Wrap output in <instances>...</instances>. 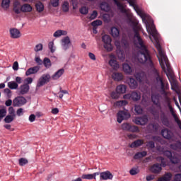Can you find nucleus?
I'll list each match as a JSON object with an SVG mask.
<instances>
[{"label": "nucleus", "mask_w": 181, "mask_h": 181, "mask_svg": "<svg viewBox=\"0 0 181 181\" xmlns=\"http://www.w3.org/2000/svg\"><path fill=\"white\" fill-rule=\"evenodd\" d=\"M146 28H147V33L149 35H151L154 38V40H156V47L158 51L159 56L158 57V62L161 69L165 73H166L168 80L174 81L175 73L170 66V64L169 63V61L167 58V56L165 54V52H163L162 47L159 42V34L158 33L155 25L153 24H151V25L146 24Z\"/></svg>", "instance_id": "f257e3e1"}, {"label": "nucleus", "mask_w": 181, "mask_h": 181, "mask_svg": "<svg viewBox=\"0 0 181 181\" xmlns=\"http://www.w3.org/2000/svg\"><path fill=\"white\" fill-rule=\"evenodd\" d=\"M133 31L134 33V38L137 40V41H135V45L139 49V53L136 57L137 61L141 64L148 63L152 59L151 52L139 33V32L143 31L141 25L135 22L133 25Z\"/></svg>", "instance_id": "f03ea898"}, {"label": "nucleus", "mask_w": 181, "mask_h": 181, "mask_svg": "<svg viewBox=\"0 0 181 181\" xmlns=\"http://www.w3.org/2000/svg\"><path fill=\"white\" fill-rule=\"evenodd\" d=\"M147 65L151 69V71L152 72L153 74H154L155 78L157 81L158 83H161L163 82V79L162 77H160L159 72L157 71V69L155 68L154 65H153V62L151 60L150 62H147Z\"/></svg>", "instance_id": "7ed1b4c3"}, {"label": "nucleus", "mask_w": 181, "mask_h": 181, "mask_svg": "<svg viewBox=\"0 0 181 181\" xmlns=\"http://www.w3.org/2000/svg\"><path fill=\"white\" fill-rule=\"evenodd\" d=\"M131 117V114L127 110H120L117 114V121L121 124L124 119H128Z\"/></svg>", "instance_id": "20e7f679"}, {"label": "nucleus", "mask_w": 181, "mask_h": 181, "mask_svg": "<svg viewBox=\"0 0 181 181\" xmlns=\"http://www.w3.org/2000/svg\"><path fill=\"white\" fill-rule=\"evenodd\" d=\"M102 41L103 43H105L104 47L107 51L110 52L113 49L111 44L112 40L110 35H103L102 37Z\"/></svg>", "instance_id": "39448f33"}, {"label": "nucleus", "mask_w": 181, "mask_h": 181, "mask_svg": "<svg viewBox=\"0 0 181 181\" xmlns=\"http://www.w3.org/2000/svg\"><path fill=\"white\" fill-rule=\"evenodd\" d=\"M27 100L23 97V96H18L16 97L13 100V107H22L25 104H26Z\"/></svg>", "instance_id": "423d86ee"}, {"label": "nucleus", "mask_w": 181, "mask_h": 181, "mask_svg": "<svg viewBox=\"0 0 181 181\" xmlns=\"http://www.w3.org/2000/svg\"><path fill=\"white\" fill-rule=\"evenodd\" d=\"M51 76L49 74H43L39 80V82L37 83V87H41L44 85H45L46 83H49L50 81Z\"/></svg>", "instance_id": "0eeeda50"}, {"label": "nucleus", "mask_w": 181, "mask_h": 181, "mask_svg": "<svg viewBox=\"0 0 181 181\" xmlns=\"http://www.w3.org/2000/svg\"><path fill=\"white\" fill-rule=\"evenodd\" d=\"M113 179V175L110 170L103 171L100 173V180H112Z\"/></svg>", "instance_id": "6e6552de"}, {"label": "nucleus", "mask_w": 181, "mask_h": 181, "mask_svg": "<svg viewBox=\"0 0 181 181\" xmlns=\"http://www.w3.org/2000/svg\"><path fill=\"white\" fill-rule=\"evenodd\" d=\"M71 45L70 38L67 36L64 37L61 40V45H62V49L64 50H67Z\"/></svg>", "instance_id": "1a4fd4ad"}, {"label": "nucleus", "mask_w": 181, "mask_h": 181, "mask_svg": "<svg viewBox=\"0 0 181 181\" xmlns=\"http://www.w3.org/2000/svg\"><path fill=\"white\" fill-rule=\"evenodd\" d=\"M10 37L13 39H18L21 37V33L16 28H11L9 30Z\"/></svg>", "instance_id": "9d476101"}, {"label": "nucleus", "mask_w": 181, "mask_h": 181, "mask_svg": "<svg viewBox=\"0 0 181 181\" xmlns=\"http://www.w3.org/2000/svg\"><path fill=\"white\" fill-rule=\"evenodd\" d=\"M148 121V117L145 115L143 117L136 118L135 124L137 125H145L147 124Z\"/></svg>", "instance_id": "9b49d317"}, {"label": "nucleus", "mask_w": 181, "mask_h": 181, "mask_svg": "<svg viewBox=\"0 0 181 181\" xmlns=\"http://www.w3.org/2000/svg\"><path fill=\"white\" fill-rule=\"evenodd\" d=\"M168 88H169V84L168 83L165 84V81H163L160 83V93L163 96L168 95V92L166 91V90H168Z\"/></svg>", "instance_id": "f8f14e48"}, {"label": "nucleus", "mask_w": 181, "mask_h": 181, "mask_svg": "<svg viewBox=\"0 0 181 181\" xmlns=\"http://www.w3.org/2000/svg\"><path fill=\"white\" fill-rule=\"evenodd\" d=\"M128 85L130 89L135 90L137 88L139 83L134 78H129L128 80Z\"/></svg>", "instance_id": "ddd939ff"}, {"label": "nucleus", "mask_w": 181, "mask_h": 181, "mask_svg": "<svg viewBox=\"0 0 181 181\" xmlns=\"http://www.w3.org/2000/svg\"><path fill=\"white\" fill-rule=\"evenodd\" d=\"M161 135L166 139H172L173 133L172 131L165 129L161 131Z\"/></svg>", "instance_id": "4468645a"}, {"label": "nucleus", "mask_w": 181, "mask_h": 181, "mask_svg": "<svg viewBox=\"0 0 181 181\" xmlns=\"http://www.w3.org/2000/svg\"><path fill=\"white\" fill-rule=\"evenodd\" d=\"M13 11L15 12V13L16 14H20L21 13V4L19 1H18V0H16L14 2H13Z\"/></svg>", "instance_id": "2eb2a0df"}, {"label": "nucleus", "mask_w": 181, "mask_h": 181, "mask_svg": "<svg viewBox=\"0 0 181 181\" xmlns=\"http://www.w3.org/2000/svg\"><path fill=\"white\" fill-rule=\"evenodd\" d=\"M39 71H40V66H38L30 67V68H28V71L25 72V75L27 76H28L30 75L35 74L37 73Z\"/></svg>", "instance_id": "dca6fc26"}, {"label": "nucleus", "mask_w": 181, "mask_h": 181, "mask_svg": "<svg viewBox=\"0 0 181 181\" xmlns=\"http://www.w3.org/2000/svg\"><path fill=\"white\" fill-rule=\"evenodd\" d=\"M151 171L153 173L158 174L162 171V167L161 165L159 163L154 164L151 168Z\"/></svg>", "instance_id": "f3484780"}, {"label": "nucleus", "mask_w": 181, "mask_h": 181, "mask_svg": "<svg viewBox=\"0 0 181 181\" xmlns=\"http://www.w3.org/2000/svg\"><path fill=\"white\" fill-rule=\"evenodd\" d=\"M170 148L177 152H181V142L178 141L175 143L171 144L170 145Z\"/></svg>", "instance_id": "a211bd4d"}, {"label": "nucleus", "mask_w": 181, "mask_h": 181, "mask_svg": "<svg viewBox=\"0 0 181 181\" xmlns=\"http://www.w3.org/2000/svg\"><path fill=\"white\" fill-rule=\"evenodd\" d=\"M64 72L65 69L64 68L59 69V71H57L52 76V79L58 80L59 78L62 77Z\"/></svg>", "instance_id": "6ab92c4d"}, {"label": "nucleus", "mask_w": 181, "mask_h": 181, "mask_svg": "<svg viewBox=\"0 0 181 181\" xmlns=\"http://www.w3.org/2000/svg\"><path fill=\"white\" fill-rule=\"evenodd\" d=\"M21 11L23 13H30L33 11V7L28 4H25L21 6Z\"/></svg>", "instance_id": "aec40b11"}, {"label": "nucleus", "mask_w": 181, "mask_h": 181, "mask_svg": "<svg viewBox=\"0 0 181 181\" xmlns=\"http://www.w3.org/2000/svg\"><path fill=\"white\" fill-rule=\"evenodd\" d=\"M20 94L25 95L27 94L29 92L30 90V86L28 84H23L20 86Z\"/></svg>", "instance_id": "412c9836"}, {"label": "nucleus", "mask_w": 181, "mask_h": 181, "mask_svg": "<svg viewBox=\"0 0 181 181\" xmlns=\"http://www.w3.org/2000/svg\"><path fill=\"white\" fill-rule=\"evenodd\" d=\"M173 175L171 173H165L163 177L158 178V181H170Z\"/></svg>", "instance_id": "4be33fe9"}, {"label": "nucleus", "mask_w": 181, "mask_h": 181, "mask_svg": "<svg viewBox=\"0 0 181 181\" xmlns=\"http://www.w3.org/2000/svg\"><path fill=\"white\" fill-rule=\"evenodd\" d=\"M112 78L115 81H121L124 78V76L122 73L115 72L112 74Z\"/></svg>", "instance_id": "5701e85b"}, {"label": "nucleus", "mask_w": 181, "mask_h": 181, "mask_svg": "<svg viewBox=\"0 0 181 181\" xmlns=\"http://www.w3.org/2000/svg\"><path fill=\"white\" fill-rule=\"evenodd\" d=\"M141 93L139 92H137V91H132V100L134 102H137L139 100H141Z\"/></svg>", "instance_id": "b1692460"}, {"label": "nucleus", "mask_w": 181, "mask_h": 181, "mask_svg": "<svg viewBox=\"0 0 181 181\" xmlns=\"http://www.w3.org/2000/svg\"><path fill=\"white\" fill-rule=\"evenodd\" d=\"M116 91L119 94H124L127 91V86L125 85H119L116 88Z\"/></svg>", "instance_id": "393cba45"}, {"label": "nucleus", "mask_w": 181, "mask_h": 181, "mask_svg": "<svg viewBox=\"0 0 181 181\" xmlns=\"http://www.w3.org/2000/svg\"><path fill=\"white\" fill-rule=\"evenodd\" d=\"M144 145V140L138 139L137 141H134L131 145L130 148H138Z\"/></svg>", "instance_id": "a878e982"}, {"label": "nucleus", "mask_w": 181, "mask_h": 181, "mask_svg": "<svg viewBox=\"0 0 181 181\" xmlns=\"http://www.w3.org/2000/svg\"><path fill=\"white\" fill-rule=\"evenodd\" d=\"M110 66L115 70H117L119 68V64L117 60L111 59L109 61Z\"/></svg>", "instance_id": "bb28decb"}, {"label": "nucleus", "mask_w": 181, "mask_h": 181, "mask_svg": "<svg viewBox=\"0 0 181 181\" xmlns=\"http://www.w3.org/2000/svg\"><path fill=\"white\" fill-rule=\"evenodd\" d=\"M122 67H123V71L126 74H130L132 73V68L129 64L124 63L123 64Z\"/></svg>", "instance_id": "cd10ccee"}, {"label": "nucleus", "mask_w": 181, "mask_h": 181, "mask_svg": "<svg viewBox=\"0 0 181 181\" xmlns=\"http://www.w3.org/2000/svg\"><path fill=\"white\" fill-rule=\"evenodd\" d=\"M62 35H67V31L62 30H58L55 31L53 34V36L54 37H59Z\"/></svg>", "instance_id": "c85d7f7f"}, {"label": "nucleus", "mask_w": 181, "mask_h": 181, "mask_svg": "<svg viewBox=\"0 0 181 181\" xmlns=\"http://www.w3.org/2000/svg\"><path fill=\"white\" fill-rule=\"evenodd\" d=\"M115 4H116L118 10L120 11V12L125 13L127 12V10L124 8V6L118 1V0H114Z\"/></svg>", "instance_id": "c756f323"}, {"label": "nucleus", "mask_w": 181, "mask_h": 181, "mask_svg": "<svg viewBox=\"0 0 181 181\" xmlns=\"http://www.w3.org/2000/svg\"><path fill=\"white\" fill-rule=\"evenodd\" d=\"M146 155H147L146 151L138 152L134 155V158L135 160L141 159L144 158V156H146Z\"/></svg>", "instance_id": "7c9ffc66"}, {"label": "nucleus", "mask_w": 181, "mask_h": 181, "mask_svg": "<svg viewBox=\"0 0 181 181\" xmlns=\"http://www.w3.org/2000/svg\"><path fill=\"white\" fill-rule=\"evenodd\" d=\"M35 8H36L37 11L39 13H42L45 10V6L40 1L35 4Z\"/></svg>", "instance_id": "2f4dec72"}, {"label": "nucleus", "mask_w": 181, "mask_h": 181, "mask_svg": "<svg viewBox=\"0 0 181 181\" xmlns=\"http://www.w3.org/2000/svg\"><path fill=\"white\" fill-rule=\"evenodd\" d=\"M111 35L113 37H118L119 36V30L118 28L115 27H112L111 28Z\"/></svg>", "instance_id": "473e14b6"}, {"label": "nucleus", "mask_w": 181, "mask_h": 181, "mask_svg": "<svg viewBox=\"0 0 181 181\" xmlns=\"http://www.w3.org/2000/svg\"><path fill=\"white\" fill-rule=\"evenodd\" d=\"M7 86H8V88L11 90H16L18 88V84L14 82V81L8 82V83H7Z\"/></svg>", "instance_id": "72a5a7b5"}, {"label": "nucleus", "mask_w": 181, "mask_h": 181, "mask_svg": "<svg viewBox=\"0 0 181 181\" xmlns=\"http://www.w3.org/2000/svg\"><path fill=\"white\" fill-rule=\"evenodd\" d=\"M161 121L164 126L169 127L170 126V122L168 119L165 117V113H163L161 115Z\"/></svg>", "instance_id": "f704fd0d"}, {"label": "nucleus", "mask_w": 181, "mask_h": 181, "mask_svg": "<svg viewBox=\"0 0 181 181\" xmlns=\"http://www.w3.org/2000/svg\"><path fill=\"white\" fill-rule=\"evenodd\" d=\"M115 45H116L117 50L119 51V53H121L120 59H124V56L123 53L121 52V43H120V41L116 40L115 42Z\"/></svg>", "instance_id": "c9c22d12"}, {"label": "nucleus", "mask_w": 181, "mask_h": 181, "mask_svg": "<svg viewBox=\"0 0 181 181\" xmlns=\"http://www.w3.org/2000/svg\"><path fill=\"white\" fill-rule=\"evenodd\" d=\"M135 78L137 81L141 83L144 79V73H137L135 74Z\"/></svg>", "instance_id": "e433bc0d"}, {"label": "nucleus", "mask_w": 181, "mask_h": 181, "mask_svg": "<svg viewBox=\"0 0 181 181\" xmlns=\"http://www.w3.org/2000/svg\"><path fill=\"white\" fill-rule=\"evenodd\" d=\"M11 0H2L1 6L4 9L9 8Z\"/></svg>", "instance_id": "4c0bfd02"}, {"label": "nucleus", "mask_w": 181, "mask_h": 181, "mask_svg": "<svg viewBox=\"0 0 181 181\" xmlns=\"http://www.w3.org/2000/svg\"><path fill=\"white\" fill-rule=\"evenodd\" d=\"M43 64L45 68H50L52 66V63L49 58H44Z\"/></svg>", "instance_id": "58836bf2"}, {"label": "nucleus", "mask_w": 181, "mask_h": 181, "mask_svg": "<svg viewBox=\"0 0 181 181\" xmlns=\"http://www.w3.org/2000/svg\"><path fill=\"white\" fill-rule=\"evenodd\" d=\"M128 104V102L127 100H119L115 103V106L116 107H122L125 106Z\"/></svg>", "instance_id": "ea45409f"}, {"label": "nucleus", "mask_w": 181, "mask_h": 181, "mask_svg": "<svg viewBox=\"0 0 181 181\" xmlns=\"http://www.w3.org/2000/svg\"><path fill=\"white\" fill-rule=\"evenodd\" d=\"M69 11V4L67 1H64L62 4V11L67 13Z\"/></svg>", "instance_id": "a19ab883"}, {"label": "nucleus", "mask_w": 181, "mask_h": 181, "mask_svg": "<svg viewBox=\"0 0 181 181\" xmlns=\"http://www.w3.org/2000/svg\"><path fill=\"white\" fill-rule=\"evenodd\" d=\"M13 119H14L13 116L11 115H7V116L4 119V122L6 124H10V123L13 122Z\"/></svg>", "instance_id": "79ce46f5"}, {"label": "nucleus", "mask_w": 181, "mask_h": 181, "mask_svg": "<svg viewBox=\"0 0 181 181\" xmlns=\"http://www.w3.org/2000/svg\"><path fill=\"white\" fill-rule=\"evenodd\" d=\"M170 161L173 164H177L180 162V158L177 156H172Z\"/></svg>", "instance_id": "37998d69"}, {"label": "nucleus", "mask_w": 181, "mask_h": 181, "mask_svg": "<svg viewBox=\"0 0 181 181\" xmlns=\"http://www.w3.org/2000/svg\"><path fill=\"white\" fill-rule=\"evenodd\" d=\"M28 163V160L25 158H21L19 160H18V164L19 165H21V166H23L26 164Z\"/></svg>", "instance_id": "c03bdc74"}, {"label": "nucleus", "mask_w": 181, "mask_h": 181, "mask_svg": "<svg viewBox=\"0 0 181 181\" xmlns=\"http://www.w3.org/2000/svg\"><path fill=\"white\" fill-rule=\"evenodd\" d=\"M157 160L158 161H160V166L163 168H165L166 166V161L165 160V158L162 156H159L158 158H157Z\"/></svg>", "instance_id": "a18cd8bd"}, {"label": "nucleus", "mask_w": 181, "mask_h": 181, "mask_svg": "<svg viewBox=\"0 0 181 181\" xmlns=\"http://www.w3.org/2000/svg\"><path fill=\"white\" fill-rule=\"evenodd\" d=\"M134 111L137 115H141L142 112H144V110H142V107L140 105H136Z\"/></svg>", "instance_id": "49530a36"}, {"label": "nucleus", "mask_w": 181, "mask_h": 181, "mask_svg": "<svg viewBox=\"0 0 181 181\" xmlns=\"http://www.w3.org/2000/svg\"><path fill=\"white\" fill-rule=\"evenodd\" d=\"M129 132H139L140 130H139L138 126L130 124V127H129Z\"/></svg>", "instance_id": "de8ad7c7"}, {"label": "nucleus", "mask_w": 181, "mask_h": 181, "mask_svg": "<svg viewBox=\"0 0 181 181\" xmlns=\"http://www.w3.org/2000/svg\"><path fill=\"white\" fill-rule=\"evenodd\" d=\"M110 96L113 100H118L119 98V93L117 91H112Z\"/></svg>", "instance_id": "09e8293b"}, {"label": "nucleus", "mask_w": 181, "mask_h": 181, "mask_svg": "<svg viewBox=\"0 0 181 181\" xmlns=\"http://www.w3.org/2000/svg\"><path fill=\"white\" fill-rule=\"evenodd\" d=\"M80 13L83 15H87L88 13V8L86 6H82L80 10Z\"/></svg>", "instance_id": "8fccbe9b"}, {"label": "nucleus", "mask_w": 181, "mask_h": 181, "mask_svg": "<svg viewBox=\"0 0 181 181\" xmlns=\"http://www.w3.org/2000/svg\"><path fill=\"white\" fill-rule=\"evenodd\" d=\"M151 100L153 103L156 105H157L159 103V98L158 95H152Z\"/></svg>", "instance_id": "3c124183"}, {"label": "nucleus", "mask_w": 181, "mask_h": 181, "mask_svg": "<svg viewBox=\"0 0 181 181\" xmlns=\"http://www.w3.org/2000/svg\"><path fill=\"white\" fill-rule=\"evenodd\" d=\"M102 24H103V22L100 20H96L91 23L92 26L95 27V28L101 25Z\"/></svg>", "instance_id": "603ef678"}, {"label": "nucleus", "mask_w": 181, "mask_h": 181, "mask_svg": "<svg viewBox=\"0 0 181 181\" xmlns=\"http://www.w3.org/2000/svg\"><path fill=\"white\" fill-rule=\"evenodd\" d=\"M81 178L86 179L87 180H92L93 179H94L93 174L83 175Z\"/></svg>", "instance_id": "864d4df0"}, {"label": "nucleus", "mask_w": 181, "mask_h": 181, "mask_svg": "<svg viewBox=\"0 0 181 181\" xmlns=\"http://www.w3.org/2000/svg\"><path fill=\"white\" fill-rule=\"evenodd\" d=\"M6 115V110L4 108L0 109V122Z\"/></svg>", "instance_id": "5fc2aeb1"}, {"label": "nucleus", "mask_w": 181, "mask_h": 181, "mask_svg": "<svg viewBox=\"0 0 181 181\" xmlns=\"http://www.w3.org/2000/svg\"><path fill=\"white\" fill-rule=\"evenodd\" d=\"M131 124L129 123H124L122 124V129L123 130L129 132Z\"/></svg>", "instance_id": "6e6d98bb"}, {"label": "nucleus", "mask_w": 181, "mask_h": 181, "mask_svg": "<svg viewBox=\"0 0 181 181\" xmlns=\"http://www.w3.org/2000/svg\"><path fill=\"white\" fill-rule=\"evenodd\" d=\"M50 4L53 8H57L59 5V0H50Z\"/></svg>", "instance_id": "4d7b16f0"}, {"label": "nucleus", "mask_w": 181, "mask_h": 181, "mask_svg": "<svg viewBox=\"0 0 181 181\" xmlns=\"http://www.w3.org/2000/svg\"><path fill=\"white\" fill-rule=\"evenodd\" d=\"M4 92L7 95V98H10L12 97V91L11 89L5 88Z\"/></svg>", "instance_id": "13d9d810"}, {"label": "nucleus", "mask_w": 181, "mask_h": 181, "mask_svg": "<svg viewBox=\"0 0 181 181\" xmlns=\"http://www.w3.org/2000/svg\"><path fill=\"white\" fill-rule=\"evenodd\" d=\"M139 173V170L137 169V168H132L130 170H129V173L130 175H137L138 173Z\"/></svg>", "instance_id": "bf43d9fd"}, {"label": "nucleus", "mask_w": 181, "mask_h": 181, "mask_svg": "<svg viewBox=\"0 0 181 181\" xmlns=\"http://www.w3.org/2000/svg\"><path fill=\"white\" fill-rule=\"evenodd\" d=\"M97 16H98V11L96 10H94L93 11V13L90 15L89 19L90 20H95Z\"/></svg>", "instance_id": "052dcab7"}, {"label": "nucleus", "mask_w": 181, "mask_h": 181, "mask_svg": "<svg viewBox=\"0 0 181 181\" xmlns=\"http://www.w3.org/2000/svg\"><path fill=\"white\" fill-rule=\"evenodd\" d=\"M42 49H43V45L42 44H38V45H36L34 50L35 52H39V51L42 50Z\"/></svg>", "instance_id": "680f3d73"}, {"label": "nucleus", "mask_w": 181, "mask_h": 181, "mask_svg": "<svg viewBox=\"0 0 181 181\" xmlns=\"http://www.w3.org/2000/svg\"><path fill=\"white\" fill-rule=\"evenodd\" d=\"M54 42H50L49 43V49L51 50V53H54L55 49H54Z\"/></svg>", "instance_id": "e2e57ef3"}, {"label": "nucleus", "mask_w": 181, "mask_h": 181, "mask_svg": "<svg viewBox=\"0 0 181 181\" xmlns=\"http://www.w3.org/2000/svg\"><path fill=\"white\" fill-rule=\"evenodd\" d=\"M164 156H167V158L170 160V158L173 156V153H172V152L167 151L164 152Z\"/></svg>", "instance_id": "0e129e2a"}, {"label": "nucleus", "mask_w": 181, "mask_h": 181, "mask_svg": "<svg viewBox=\"0 0 181 181\" xmlns=\"http://www.w3.org/2000/svg\"><path fill=\"white\" fill-rule=\"evenodd\" d=\"M8 114L15 117V111L13 107H8Z\"/></svg>", "instance_id": "69168bd1"}, {"label": "nucleus", "mask_w": 181, "mask_h": 181, "mask_svg": "<svg viewBox=\"0 0 181 181\" xmlns=\"http://www.w3.org/2000/svg\"><path fill=\"white\" fill-rule=\"evenodd\" d=\"M165 98V100L168 103V108H170L172 107L173 106L171 105V100H170V98L169 97H168V95L166 96H164Z\"/></svg>", "instance_id": "338daca9"}, {"label": "nucleus", "mask_w": 181, "mask_h": 181, "mask_svg": "<svg viewBox=\"0 0 181 181\" xmlns=\"http://www.w3.org/2000/svg\"><path fill=\"white\" fill-rule=\"evenodd\" d=\"M174 181H181V174H177L175 176Z\"/></svg>", "instance_id": "774afa93"}]
</instances>
